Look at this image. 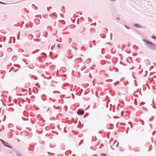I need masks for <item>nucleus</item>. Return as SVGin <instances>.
I'll return each instance as SVG.
<instances>
[{
    "label": "nucleus",
    "mask_w": 156,
    "mask_h": 156,
    "mask_svg": "<svg viewBox=\"0 0 156 156\" xmlns=\"http://www.w3.org/2000/svg\"><path fill=\"white\" fill-rule=\"evenodd\" d=\"M143 41L146 44L148 48L152 50L156 51V45L154 43L147 39H143Z\"/></svg>",
    "instance_id": "obj_1"
},
{
    "label": "nucleus",
    "mask_w": 156,
    "mask_h": 156,
    "mask_svg": "<svg viewBox=\"0 0 156 156\" xmlns=\"http://www.w3.org/2000/svg\"><path fill=\"white\" fill-rule=\"evenodd\" d=\"M84 111L81 109H78L77 111V114L78 115H83L84 113Z\"/></svg>",
    "instance_id": "obj_2"
},
{
    "label": "nucleus",
    "mask_w": 156,
    "mask_h": 156,
    "mask_svg": "<svg viewBox=\"0 0 156 156\" xmlns=\"http://www.w3.org/2000/svg\"><path fill=\"white\" fill-rule=\"evenodd\" d=\"M2 144H3L4 146L6 147H9V148H12V147L7 142H6L5 141Z\"/></svg>",
    "instance_id": "obj_3"
},
{
    "label": "nucleus",
    "mask_w": 156,
    "mask_h": 156,
    "mask_svg": "<svg viewBox=\"0 0 156 156\" xmlns=\"http://www.w3.org/2000/svg\"><path fill=\"white\" fill-rule=\"evenodd\" d=\"M133 26H134L135 27H136L138 28L142 27L138 23L134 24Z\"/></svg>",
    "instance_id": "obj_4"
},
{
    "label": "nucleus",
    "mask_w": 156,
    "mask_h": 156,
    "mask_svg": "<svg viewBox=\"0 0 156 156\" xmlns=\"http://www.w3.org/2000/svg\"><path fill=\"white\" fill-rule=\"evenodd\" d=\"M17 59V57L16 56H14L12 57V60L13 61H16Z\"/></svg>",
    "instance_id": "obj_5"
},
{
    "label": "nucleus",
    "mask_w": 156,
    "mask_h": 156,
    "mask_svg": "<svg viewBox=\"0 0 156 156\" xmlns=\"http://www.w3.org/2000/svg\"><path fill=\"white\" fill-rule=\"evenodd\" d=\"M33 37V36L32 35L30 34L29 36H28V38L29 39H30V40H31L32 39Z\"/></svg>",
    "instance_id": "obj_6"
},
{
    "label": "nucleus",
    "mask_w": 156,
    "mask_h": 156,
    "mask_svg": "<svg viewBox=\"0 0 156 156\" xmlns=\"http://www.w3.org/2000/svg\"><path fill=\"white\" fill-rule=\"evenodd\" d=\"M69 152L70 154H71V153H72V151L71 150H68V151H66V152L65 154L66 155H68V154H67V152Z\"/></svg>",
    "instance_id": "obj_7"
},
{
    "label": "nucleus",
    "mask_w": 156,
    "mask_h": 156,
    "mask_svg": "<svg viewBox=\"0 0 156 156\" xmlns=\"http://www.w3.org/2000/svg\"><path fill=\"white\" fill-rule=\"evenodd\" d=\"M90 61H91V59L90 58H88L87 60H86V62L87 63H88V62H90Z\"/></svg>",
    "instance_id": "obj_8"
},
{
    "label": "nucleus",
    "mask_w": 156,
    "mask_h": 156,
    "mask_svg": "<svg viewBox=\"0 0 156 156\" xmlns=\"http://www.w3.org/2000/svg\"><path fill=\"white\" fill-rule=\"evenodd\" d=\"M14 66L18 67V68H20V66L19 65L15 64L14 65Z\"/></svg>",
    "instance_id": "obj_9"
},
{
    "label": "nucleus",
    "mask_w": 156,
    "mask_h": 156,
    "mask_svg": "<svg viewBox=\"0 0 156 156\" xmlns=\"http://www.w3.org/2000/svg\"><path fill=\"white\" fill-rule=\"evenodd\" d=\"M133 48H135L136 49H137L138 48V47L135 45H134L133 46Z\"/></svg>",
    "instance_id": "obj_10"
},
{
    "label": "nucleus",
    "mask_w": 156,
    "mask_h": 156,
    "mask_svg": "<svg viewBox=\"0 0 156 156\" xmlns=\"http://www.w3.org/2000/svg\"><path fill=\"white\" fill-rule=\"evenodd\" d=\"M101 156H107L106 154L105 153H101Z\"/></svg>",
    "instance_id": "obj_11"
},
{
    "label": "nucleus",
    "mask_w": 156,
    "mask_h": 156,
    "mask_svg": "<svg viewBox=\"0 0 156 156\" xmlns=\"http://www.w3.org/2000/svg\"><path fill=\"white\" fill-rule=\"evenodd\" d=\"M151 38L153 39L156 40V36L154 35H152L151 37Z\"/></svg>",
    "instance_id": "obj_12"
},
{
    "label": "nucleus",
    "mask_w": 156,
    "mask_h": 156,
    "mask_svg": "<svg viewBox=\"0 0 156 156\" xmlns=\"http://www.w3.org/2000/svg\"><path fill=\"white\" fill-rule=\"evenodd\" d=\"M53 93L54 94H55L56 93H59V94H60V92L59 91H54L53 92Z\"/></svg>",
    "instance_id": "obj_13"
},
{
    "label": "nucleus",
    "mask_w": 156,
    "mask_h": 156,
    "mask_svg": "<svg viewBox=\"0 0 156 156\" xmlns=\"http://www.w3.org/2000/svg\"><path fill=\"white\" fill-rule=\"evenodd\" d=\"M12 37H10V40H9V43H11V42H12Z\"/></svg>",
    "instance_id": "obj_14"
},
{
    "label": "nucleus",
    "mask_w": 156,
    "mask_h": 156,
    "mask_svg": "<svg viewBox=\"0 0 156 156\" xmlns=\"http://www.w3.org/2000/svg\"><path fill=\"white\" fill-rule=\"evenodd\" d=\"M20 33H19V34H18V35H17V39L18 40H19L20 39Z\"/></svg>",
    "instance_id": "obj_15"
},
{
    "label": "nucleus",
    "mask_w": 156,
    "mask_h": 156,
    "mask_svg": "<svg viewBox=\"0 0 156 156\" xmlns=\"http://www.w3.org/2000/svg\"><path fill=\"white\" fill-rule=\"evenodd\" d=\"M124 26L127 29H130V28L128 26H127V25H124Z\"/></svg>",
    "instance_id": "obj_16"
},
{
    "label": "nucleus",
    "mask_w": 156,
    "mask_h": 156,
    "mask_svg": "<svg viewBox=\"0 0 156 156\" xmlns=\"http://www.w3.org/2000/svg\"><path fill=\"white\" fill-rule=\"evenodd\" d=\"M79 60V62H81V61H82V59H81V58H77V59H76V60Z\"/></svg>",
    "instance_id": "obj_17"
},
{
    "label": "nucleus",
    "mask_w": 156,
    "mask_h": 156,
    "mask_svg": "<svg viewBox=\"0 0 156 156\" xmlns=\"http://www.w3.org/2000/svg\"><path fill=\"white\" fill-rule=\"evenodd\" d=\"M42 54L45 56V58H46L47 55H46V54L45 53H44V52H43L42 53Z\"/></svg>",
    "instance_id": "obj_18"
},
{
    "label": "nucleus",
    "mask_w": 156,
    "mask_h": 156,
    "mask_svg": "<svg viewBox=\"0 0 156 156\" xmlns=\"http://www.w3.org/2000/svg\"><path fill=\"white\" fill-rule=\"evenodd\" d=\"M51 8H52L51 6H50V7H48V8H47V10H48V11H49V9H51Z\"/></svg>",
    "instance_id": "obj_19"
},
{
    "label": "nucleus",
    "mask_w": 156,
    "mask_h": 156,
    "mask_svg": "<svg viewBox=\"0 0 156 156\" xmlns=\"http://www.w3.org/2000/svg\"><path fill=\"white\" fill-rule=\"evenodd\" d=\"M17 156H21V154L18 153H16Z\"/></svg>",
    "instance_id": "obj_20"
},
{
    "label": "nucleus",
    "mask_w": 156,
    "mask_h": 156,
    "mask_svg": "<svg viewBox=\"0 0 156 156\" xmlns=\"http://www.w3.org/2000/svg\"><path fill=\"white\" fill-rule=\"evenodd\" d=\"M7 50L9 51H10L12 50V49L11 48H8Z\"/></svg>",
    "instance_id": "obj_21"
},
{
    "label": "nucleus",
    "mask_w": 156,
    "mask_h": 156,
    "mask_svg": "<svg viewBox=\"0 0 156 156\" xmlns=\"http://www.w3.org/2000/svg\"><path fill=\"white\" fill-rule=\"evenodd\" d=\"M119 83V81H117L116 82L114 83V85L115 86L116 85V84H118Z\"/></svg>",
    "instance_id": "obj_22"
},
{
    "label": "nucleus",
    "mask_w": 156,
    "mask_h": 156,
    "mask_svg": "<svg viewBox=\"0 0 156 156\" xmlns=\"http://www.w3.org/2000/svg\"><path fill=\"white\" fill-rule=\"evenodd\" d=\"M35 53H36V52H38L39 51V49H36V50H35Z\"/></svg>",
    "instance_id": "obj_23"
},
{
    "label": "nucleus",
    "mask_w": 156,
    "mask_h": 156,
    "mask_svg": "<svg viewBox=\"0 0 156 156\" xmlns=\"http://www.w3.org/2000/svg\"><path fill=\"white\" fill-rule=\"evenodd\" d=\"M35 53H36V52H38L39 51V49H36V50H35Z\"/></svg>",
    "instance_id": "obj_24"
},
{
    "label": "nucleus",
    "mask_w": 156,
    "mask_h": 156,
    "mask_svg": "<svg viewBox=\"0 0 156 156\" xmlns=\"http://www.w3.org/2000/svg\"><path fill=\"white\" fill-rule=\"evenodd\" d=\"M0 4H4V5H6V3H5L3 2H0Z\"/></svg>",
    "instance_id": "obj_25"
},
{
    "label": "nucleus",
    "mask_w": 156,
    "mask_h": 156,
    "mask_svg": "<svg viewBox=\"0 0 156 156\" xmlns=\"http://www.w3.org/2000/svg\"><path fill=\"white\" fill-rule=\"evenodd\" d=\"M0 140L2 142V144L5 141L3 140L2 139H0Z\"/></svg>",
    "instance_id": "obj_26"
},
{
    "label": "nucleus",
    "mask_w": 156,
    "mask_h": 156,
    "mask_svg": "<svg viewBox=\"0 0 156 156\" xmlns=\"http://www.w3.org/2000/svg\"><path fill=\"white\" fill-rule=\"evenodd\" d=\"M112 33H111V34H110V38H111V40L112 39Z\"/></svg>",
    "instance_id": "obj_27"
},
{
    "label": "nucleus",
    "mask_w": 156,
    "mask_h": 156,
    "mask_svg": "<svg viewBox=\"0 0 156 156\" xmlns=\"http://www.w3.org/2000/svg\"><path fill=\"white\" fill-rule=\"evenodd\" d=\"M22 119L24 120H26V121H27L28 120V119H25L24 118H23V117H22Z\"/></svg>",
    "instance_id": "obj_28"
},
{
    "label": "nucleus",
    "mask_w": 156,
    "mask_h": 156,
    "mask_svg": "<svg viewBox=\"0 0 156 156\" xmlns=\"http://www.w3.org/2000/svg\"><path fill=\"white\" fill-rule=\"evenodd\" d=\"M13 42L14 43L15 42V37H13Z\"/></svg>",
    "instance_id": "obj_29"
},
{
    "label": "nucleus",
    "mask_w": 156,
    "mask_h": 156,
    "mask_svg": "<svg viewBox=\"0 0 156 156\" xmlns=\"http://www.w3.org/2000/svg\"><path fill=\"white\" fill-rule=\"evenodd\" d=\"M80 19L81 20H84V18L83 17H81L80 18Z\"/></svg>",
    "instance_id": "obj_30"
},
{
    "label": "nucleus",
    "mask_w": 156,
    "mask_h": 156,
    "mask_svg": "<svg viewBox=\"0 0 156 156\" xmlns=\"http://www.w3.org/2000/svg\"><path fill=\"white\" fill-rule=\"evenodd\" d=\"M13 104H8V105L9 106H12L13 105Z\"/></svg>",
    "instance_id": "obj_31"
},
{
    "label": "nucleus",
    "mask_w": 156,
    "mask_h": 156,
    "mask_svg": "<svg viewBox=\"0 0 156 156\" xmlns=\"http://www.w3.org/2000/svg\"><path fill=\"white\" fill-rule=\"evenodd\" d=\"M3 39H4L3 41H5V40H6V37H3Z\"/></svg>",
    "instance_id": "obj_32"
},
{
    "label": "nucleus",
    "mask_w": 156,
    "mask_h": 156,
    "mask_svg": "<svg viewBox=\"0 0 156 156\" xmlns=\"http://www.w3.org/2000/svg\"><path fill=\"white\" fill-rule=\"evenodd\" d=\"M58 47V48H60V44H58L57 45Z\"/></svg>",
    "instance_id": "obj_33"
},
{
    "label": "nucleus",
    "mask_w": 156,
    "mask_h": 156,
    "mask_svg": "<svg viewBox=\"0 0 156 156\" xmlns=\"http://www.w3.org/2000/svg\"><path fill=\"white\" fill-rule=\"evenodd\" d=\"M52 54V52H50V54H49L50 56H51V54Z\"/></svg>",
    "instance_id": "obj_34"
},
{
    "label": "nucleus",
    "mask_w": 156,
    "mask_h": 156,
    "mask_svg": "<svg viewBox=\"0 0 156 156\" xmlns=\"http://www.w3.org/2000/svg\"><path fill=\"white\" fill-rule=\"evenodd\" d=\"M116 19H117L118 20H120V18H119L116 17Z\"/></svg>",
    "instance_id": "obj_35"
},
{
    "label": "nucleus",
    "mask_w": 156,
    "mask_h": 156,
    "mask_svg": "<svg viewBox=\"0 0 156 156\" xmlns=\"http://www.w3.org/2000/svg\"><path fill=\"white\" fill-rule=\"evenodd\" d=\"M31 97L32 98V99H33L34 98H35V97L34 96H32Z\"/></svg>",
    "instance_id": "obj_36"
},
{
    "label": "nucleus",
    "mask_w": 156,
    "mask_h": 156,
    "mask_svg": "<svg viewBox=\"0 0 156 156\" xmlns=\"http://www.w3.org/2000/svg\"><path fill=\"white\" fill-rule=\"evenodd\" d=\"M83 140H81V141H80V143H81V144H82L83 143Z\"/></svg>",
    "instance_id": "obj_37"
},
{
    "label": "nucleus",
    "mask_w": 156,
    "mask_h": 156,
    "mask_svg": "<svg viewBox=\"0 0 156 156\" xmlns=\"http://www.w3.org/2000/svg\"><path fill=\"white\" fill-rule=\"evenodd\" d=\"M128 83H129L127 81V83H124V85H126L127 84H128Z\"/></svg>",
    "instance_id": "obj_38"
},
{
    "label": "nucleus",
    "mask_w": 156,
    "mask_h": 156,
    "mask_svg": "<svg viewBox=\"0 0 156 156\" xmlns=\"http://www.w3.org/2000/svg\"><path fill=\"white\" fill-rule=\"evenodd\" d=\"M35 53V51H33L32 52V54H34Z\"/></svg>",
    "instance_id": "obj_39"
},
{
    "label": "nucleus",
    "mask_w": 156,
    "mask_h": 156,
    "mask_svg": "<svg viewBox=\"0 0 156 156\" xmlns=\"http://www.w3.org/2000/svg\"><path fill=\"white\" fill-rule=\"evenodd\" d=\"M107 44H110V45H112V43H107Z\"/></svg>",
    "instance_id": "obj_40"
},
{
    "label": "nucleus",
    "mask_w": 156,
    "mask_h": 156,
    "mask_svg": "<svg viewBox=\"0 0 156 156\" xmlns=\"http://www.w3.org/2000/svg\"><path fill=\"white\" fill-rule=\"evenodd\" d=\"M95 41V40H94L93 41V42H94V45H95V44L94 43Z\"/></svg>",
    "instance_id": "obj_41"
},
{
    "label": "nucleus",
    "mask_w": 156,
    "mask_h": 156,
    "mask_svg": "<svg viewBox=\"0 0 156 156\" xmlns=\"http://www.w3.org/2000/svg\"><path fill=\"white\" fill-rule=\"evenodd\" d=\"M124 79V77H123L122 78L121 80H120V81H122V80H123V79Z\"/></svg>",
    "instance_id": "obj_42"
},
{
    "label": "nucleus",
    "mask_w": 156,
    "mask_h": 156,
    "mask_svg": "<svg viewBox=\"0 0 156 156\" xmlns=\"http://www.w3.org/2000/svg\"><path fill=\"white\" fill-rule=\"evenodd\" d=\"M10 109H11V110H13V111H14V109H13V108H10Z\"/></svg>",
    "instance_id": "obj_43"
},
{
    "label": "nucleus",
    "mask_w": 156,
    "mask_h": 156,
    "mask_svg": "<svg viewBox=\"0 0 156 156\" xmlns=\"http://www.w3.org/2000/svg\"><path fill=\"white\" fill-rule=\"evenodd\" d=\"M130 46V43H129L128 44V47H129Z\"/></svg>",
    "instance_id": "obj_44"
},
{
    "label": "nucleus",
    "mask_w": 156,
    "mask_h": 156,
    "mask_svg": "<svg viewBox=\"0 0 156 156\" xmlns=\"http://www.w3.org/2000/svg\"><path fill=\"white\" fill-rule=\"evenodd\" d=\"M114 133L115 135H117V133L116 132H115Z\"/></svg>",
    "instance_id": "obj_45"
},
{
    "label": "nucleus",
    "mask_w": 156,
    "mask_h": 156,
    "mask_svg": "<svg viewBox=\"0 0 156 156\" xmlns=\"http://www.w3.org/2000/svg\"><path fill=\"white\" fill-rule=\"evenodd\" d=\"M90 48H91L92 47V45L91 44H90Z\"/></svg>",
    "instance_id": "obj_46"
},
{
    "label": "nucleus",
    "mask_w": 156,
    "mask_h": 156,
    "mask_svg": "<svg viewBox=\"0 0 156 156\" xmlns=\"http://www.w3.org/2000/svg\"><path fill=\"white\" fill-rule=\"evenodd\" d=\"M37 41H40V40L37 39Z\"/></svg>",
    "instance_id": "obj_47"
},
{
    "label": "nucleus",
    "mask_w": 156,
    "mask_h": 156,
    "mask_svg": "<svg viewBox=\"0 0 156 156\" xmlns=\"http://www.w3.org/2000/svg\"><path fill=\"white\" fill-rule=\"evenodd\" d=\"M142 103L144 104V102H141V103H140V105H141V104H142Z\"/></svg>",
    "instance_id": "obj_48"
},
{
    "label": "nucleus",
    "mask_w": 156,
    "mask_h": 156,
    "mask_svg": "<svg viewBox=\"0 0 156 156\" xmlns=\"http://www.w3.org/2000/svg\"><path fill=\"white\" fill-rule=\"evenodd\" d=\"M2 47V46L1 44H0V48Z\"/></svg>",
    "instance_id": "obj_49"
},
{
    "label": "nucleus",
    "mask_w": 156,
    "mask_h": 156,
    "mask_svg": "<svg viewBox=\"0 0 156 156\" xmlns=\"http://www.w3.org/2000/svg\"><path fill=\"white\" fill-rule=\"evenodd\" d=\"M111 1H115L116 0H111Z\"/></svg>",
    "instance_id": "obj_50"
},
{
    "label": "nucleus",
    "mask_w": 156,
    "mask_h": 156,
    "mask_svg": "<svg viewBox=\"0 0 156 156\" xmlns=\"http://www.w3.org/2000/svg\"><path fill=\"white\" fill-rule=\"evenodd\" d=\"M104 50V48H103L101 49L102 51H103V50Z\"/></svg>",
    "instance_id": "obj_51"
},
{
    "label": "nucleus",
    "mask_w": 156,
    "mask_h": 156,
    "mask_svg": "<svg viewBox=\"0 0 156 156\" xmlns=\"http://www.w3.org/2000/svg\"><path fill=\"white\" fill-rule=\"evenodd\" d=\"M102 54H104V52H103V51H102Z\"/></svg>",
    "instance_id": "obj_52"
},
{
    "label": "nucleus",
    "mask_w": 156,
    "mask_h": 156,
    "mask_svg": "<svg viewBox=\"0 0 156 156\" xmlns=\"http://www.w3.org/2000/svg\"><path fill=\"white\" fill-rule=\"evenodd\" d=\"M45 96V94H44L42 95V96Z\"/></svg>",
    "instance_id": "obj_53"
},
{
    "label": "nucleus",
    "mask_w": 156,
    "mask_h": 156,
    "mask_svg": "<svg viewBox=\"0 0 156 156\" xmlns=\"http://www.w3.org/2000/svg\"><path fill=\"white\" fill-rule=\"evenodd\" d=\"M81 144V143H79V146H80Z\"/></svg>",
    "instance_id": "obj_54"
},
{
    "label": "nucleus",
    "mask_w": 156,
    "mask_h": 156,
    "mask_svg": "<svg viewBox=\"0 0 156 156\" xmlns=\"http://www.w3.org/2000/svg\"><path fill=\"white\" fill-rule=\"evenodd\" d=\"M50 108H48V109L47 110V111L48 112V110H49Z\"/></svg>",
    "instance_id": "obj_55"
},
{
    "label": "nucleus",
    "mask_w": 156,
    "mask_h": 156,
    "mask_svg": "<svg viewBox=\"0 0 156 156\" xmlns=\"http://www.w3.org/2000/svg\"><path fill=\"white\" fill-rule=\"evenodd\" d=\"M51 154H54L53 153H51Z\"/></svg>",
    "instance_id": "obj_56"
},
{
    "label": "nucleus",
    "mask_w": 156,
    "mask_h": 156,
    "mask_svg": "<svg viewBox=\"0 0 156 156\" xmlns=\"http://www.w3.org/2000/svg\"><path fill=\"white\" fill-rule=\"evenodd\" d=\"M2 128H4V126L3 125L2 126Z\"/></svg>",
    "instance_id": "obj_57"
},
{
    "label": "nucleus",
    "mask_w": 156,
    "mask_h": 156,
    "mask_svg": "<svg viewBox=\"0 0 156 156\" xmlns=\"http://www.w3.org/2000/svg\"><path fill=\"white\" fill-rule=\"evenodd\" d=\"M77 49V48L76 47L75 48V50H76Z\"/></svg>",
    "instance_id": "obj_58"
},
{
    "label": "nucleus",
    "mask_w": 156,
    "mask_h": 156,
    "mask_svg": "<svg viewBox=\"0 0 156 156\" xmlns=\"http://www.w3.org/2000/svg\"><path fill=\"white\" fill-rule=\"evenodd\" d=\"M144 108L146 110H147V109L146 108Z\"/></svg>",
    "instance_id": "obj_59"
},
{
    "label": "nucleus",
    "mask_w": 156,
    "mask_h": 156,
    "mask_svg": "<svg viewBox=\"0 0 156 156\" xmlns=\"http://www.w3.org/2000/svg\"><path fill=\"white\" fill-rule=\"evenodd\" d=\"M53 107H54V108H55V105H54V106H53Z\"/></svg>",
    "instance_id": "obj_60"
},
{
    "label": "nucleus",
    "mask_w": 156,
    "mask_h": 156,
    "mask_svg": "<svg viewBox=\"0 0 156 156\" xmlns=\"http://www.w3.org/2000/svg\"><path fill=\"white\" fill-rule=\"evenodd\" d=\"M73 156H75V154H73Z\"/></svg>",
    "instance_id": "obj_61"
},
{
    "label": "nucleus",
    "mask_w": 156,
    "mask_h": 156,
    "mask_svg": "<svg viewBox=\"0 0 156 156\" xmlns=\"http://www.w3.org/2000/svg\"><path fill=\"white\" fill-rule=\"evenodd\" d=\"M42 76H44V75L43 74H42Z\"/></svg>",
    "instance_id": "obj_62"
},
{
    "label": "nucleus",
    "mask_w": 156,
    "mask_h": 156,
    "mask_svg": "<svg viewBox=\"0 0 156 156\" xmlns=\"http://www.w3.org/2000/svg\"><path fill=\"white\" fill-rule=\"evenodd\" d=\"M128 133V131H126V133Z\"/></svg>",
    "instance_id": "obj_63"
},
{
    "label": "nucleus",
    "mask_w": 156,
    "mask_h": 156,
    "mask_svg": "<svg viewBox=\"0 0 156 156\" xmlns=\"http://www.w3.org/2000/svg\"><path fill=\"white\" fill-rule=\"evenodd\" d=\"M49 99L51 100V98H49Z\"/></svg>",
    "instance_id": "obj_64"
}]
</instances>
